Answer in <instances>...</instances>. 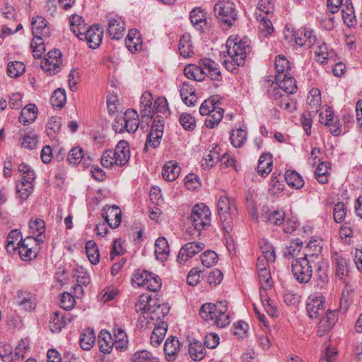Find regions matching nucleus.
<instances>
[{
    "instance_id": "1",
    "label": "nucleus",
    "mask_w": 362,
    "mask_h": 362,
    "mask_svg": "<svg viewBox=\"0 0 362 362\" xmlns=\"http://www.w3.org/2000/svg\"><path fill=\"white\" fill-rule=\"evenodd\" d=\"M226 52H223L221 61L226 69L234 71L245 63L247 55L251 52L250 42L238 36H230L226 43Z\"/></svg>"
},
{
    "instance_id": "2",
    "label": "nucleus",
    "mask_w": 362,
    "mask_h": 362,
    "mask_svg": "<svg viewBox=\"0 0 362 362\" xmlns=\"http://www.w3.org/2000/svg\"><path fill=\"white\" fill-rule=\"evenodd\" d=\"M314 247L313 253H305L303 257L294 259L291 264L292 273L296 280L300 284H306L310 281L313 269L309 257L317 255L321 252L322 247L317 245V241H310L308 245V250Z\"/></svg>"
},
{
    "instance_id": "3",
    "label": "nucleus",
    "mask_w": 362,
    "mask_h": 362,
    "mask_svg": "<svg viewBox=\"0 0 362 362\" xmlns=\"http://www.w3.org/2000/svg\"><path fill=\"white\" fill-rule=\"evenodd\" d=\"M227 302L219 301L216 304L205 303L199 310L200 317L218 327H224L230 323V315L227 312Z\"/></svg>"
},
{
    "instance_id": "4",
    "label": "nucleus",
    "mask_w": 362,
    "mask_h": 362,
    "mask_svg": "<svg viewBox=\"0 0 362 362\" xmlns=\"http://www.w3.org/2000/svg\"><path fill=\"white\" fill-rule=\"evenodd\" d=\"M218 216L225 233L229 234L233 226V221L238 216V209L233 199L221 195L217 202Z\"/></svg>"
},
{
    "instance_id": "5",
    "label": "nucleus",
    "mask_w": 362,
    "mask_h": 362,
    "mask_svg": "<svg viewBox=\"0 0 362 362\" xmlns=\"http://www.w3.org/2000/svg\"><path fill=\"white\" fill-rule=\"evenodd\" d=\"M214 16L224 28H230L238 20L235 4L229 0H218L214 6Z\"/></svg>"
},
{
    "instance_id": "6",
    "label": "nucleus",
    "mask_w": 362,
    "mask_h": 362,
    "mask_svg": "<svg viewBox=\"0 0 362 362\" xmlns=\"http://www.w3.org/2000/svg\"><path fill=\"white\" fill-rule=\"evenodd\" d=\"M211 211L204 204H195L191 211L189 220L197 232V235H200L202 230L206 229L211 225Z\"/></svg>"
},
{
    "instance_id": "7",
    "label": "nucleus",
    "mask_w": 362,
    "mask_h": 362,
    "mask_svg": "<svg viewBox=\"0 0 362 362\" xmlns=\"http://www.w3.org/2000/svg\"><path fill=\"white\" fill-rule=\"evenodd\" d=\"M18 170L21 173V181L16 185V193L22 200H25L33 192L35 173L24 163L19 165Z\"/></svg>"
},
{
    "instance_id": "8",
    "label": "nucleus",
    "mask_w": 362,
    "mask_h": 362,
    "mask_svg": "<svg viewBox=\"0 0 362 362\" xmlns=\"http://www.w3.org/2000/svg\"><path fill=\"white\" fill-rule=\"evenodd\" d=\"M153 95L148 91L144 92L140 98V117L137 114V129L139 125L144 131H148L150 122L153 116V106H152Z\"/></svg>"
},
{
    "instance_id": "9",
    "label": "nucleus",
    "mask_w": 362,
    "mask_h": 362,
    "mask_svg": "<svg viewBox=\"0 0 362 362\" xmlns=\"http://www.w3.org/2000/svg\"><path fill=\"white\" fill-rule=\"evenodd\" d=\"M38 241H42V239L30 235L25 239L21 238L17 243L16 250L23 261H30L37 257L38 248L36 245Z\"/></svg>"
},
{
    "instance_id": "10",
    "label": "nucleus",
    "mask_w": 362,
    "mask_h": 362,
    "mask_svg": "<svg viewBox=\"0 0 362 362\" xmlns=\"http://www.w3.org/2000/svg\"><path fill=\"white\" fill-rule=\"evenodd\" d=\"M136 110H127L123 116H117L112 124L115 132L122 133L126 130L129 133L136 132Z\"/></svg>"
},
{
    "instance_id": "11",
    "label": "nucleus",
    "mask_w": 362,
    "mask_h": 362,
    "mask_svg": "<svg viewBox=\"0 0 362 362\" xmlns=\"http://www.w3.org/2000/svg\"><path fill=\"white\" fill-rule=\"evenodd\" d=\"M161 284V279L158 275L146 270L139 273L137 270V287L155 292L160 288Z\"/></svg>"
},
{
    "instance_id": "12",
    "label": "nucleus",
    "mask_w": 362,
    "mask_h": 362,
    "mask_svg": "<svg viewBox=\"0 0 362 362\" xmlns=\"http://www.w3.org/2000/svg\"><path fill=\"white\" fill-rule=\"evenodd\" d=\"M107 21V32L113 40H119L124 36L125 30L124 22L117 14L110 13L105 16Z\"/></svg>"
},
{
    "instance_id": "13",
    "label": "nucleus",
    "mask_w": 362,
    "mask_h": 362,
    "mask_svg": "<svg viewBox=\"0 0 362 362\" xmlns=\"http://www.w3.org/2000/svg\"><path fill=\"white\" fill-rule=\"evenodd\" d=\"M324 299L320 294L310 295L306 303V310L310 318L317 319L325 312Z\"/></svg>"
},
{
    "instance_id": "14",
    "label": "nucleus",
    "mask_w": 362,
    "mask_h": 362,
    "mask_svg": "<svg viewBox=\"0 0 362 362\" xmlns=\"http://www.w3.org/2000/svg\"><path fill=\"white\" fill-rule=\"evenodd\" d=\"M204 247V244L201 242L187 243L180 248L177 256V260L180 264H184L189 259L203 250Z\"/></svg>"
},
{
    "instance_id": "15",
    "label": "nucleus",
    "mask_w": 362,
    "mask_h": 362,
    "mask_svg": "<svg viewBox=\"0 0 362 362\" xmlns=\"http://www.w3.org/2000/svg\"><path fill=\"white\" fill-rule=\"evenodd\" d=\"M14 303L21 309L28 312L33 310L37 305L35 295L30 291L23 290L17 291L14 297Z\"/></svg>"
},
{
    "instance_id": "16",
    "label": "nucleus",
    "mask_w": 362,
    "mask_h": 362,
    "mask_svg": "<svg viewBox=\"0 0 362 362\" xmlns=\"http://www.w3.org/2000/svg\"><path fill=\"white\" fill-rule=\"evenodd\" d=\"M102 217L110 228H116L121 223L122 212L117 205H106L102 210Z\"/></svg>"
},
{
    "instance_id": "17",
    "label": "nucleus",
    "mask_w": 362,
    "mask_h": 362,
    "mask_svg": "<svg viewBox=\"0 0 362 362\" xmlns=\"http://www.w3.org/2000/svg\"><path fill=\"white\" fill-rule=\"evenodd\" d=\"M293 37L298 45L304 46L306 48L312 47L317 42V38L313 34V31L307 28H300L295 31Z\"/></svg>"
},
{
    "instance_id": "18",
    "label": "nucleus",
    "mask_w": 362,
    "mask_h": 362,
    "mask_svg": "<svg viewBox=\"0 0 362 362\" xmlns=\"http://www.w3.org/2000/svg\"><path fill=\"white\" fill-rule=\"evenodd\" d=\"M272 98L276 101L277 105L288 112H293L296 109V102L290 99L288 94L283 93L279 89L273 90Z\"/></svg>"
},
{
    "instance_id": "19",
    "label": "nucleus",
    "mask_w": 362,
    "mask_h": 362,
    "mask_svg": "<svg viewBox=\"0 0 362 362\" xmlns=\"http://www.w3.org/2000/svg\"><path fill=\"white\" fill-rule=\"evenodd\" d=\"M86 38L88 47L91 49H96L99 47L103 40V30L98 25H93L89 28Z\"/></svg>"
},
{
    "instance_id": "20",
    "label": "nucleus",
    "mask_w": 362,
    "mask_h": 362,
    "mask_svg": "<svg viewBox=\"0 0 362 362\" xmlns=\"http://www.w3.org/2000/svg\"><path fill=\"white\" fill-rule=\"evenodd\" d=\"M275 81L278 88L274 89H279L281 93L288 95L296 92V81L291 74H287L286 76H282L281 78H276Z\"/></svg>"
},
{
    "instance_id": "21",
    "label": "nucleus",
    "mask_w": 362,
    "mask_h": 362,
    "mask_svg": "<svg viewBox=\"0 0 362 362\" xmlns=\"http://www.w3.org/2000/svg\"><path fill=\"white\" fill-rule=\"evenodd\" d=\"M338 320V314L335 310H328L325 316L320 320L317 333L323 336L325 332L330 330Z\"/></svg>"
},
{
    "instance_id": "22",
    "label": "nucleus",
    "mask_w": 362,
    "mask_h": 362,
    "mask_svg": "<svg viewBox=\"0 0 362 362\" xmlns=\"http://www.w3.org/2000/svg\"><path fill=\"white\" fill-rule=\"evenodd\" d=\"M180 351V341L175 337H168L164 344V352L168 361L175 360Z\"/></svg>"
},
{
    "instance_id": "23",
    "label": "nucleus",
    "mask_w": 362,
    "mask_h": 362,
    "mask_svg": "<svg viewBox=\"0 0 362 362\" xmlns=\"http://www.w3.org/2000/svg\"><path fill=\"white\" fill-rule=\"evenodd\" d=\"M180 93L185 105L189 107L194 105L197 101V96L192 84L188 81H184L180 87Z\"/></svg>"
},
{
    "instance_id": "24",
    "label": "nucleus",
    "mask_w": 362,
    "mask_h": 362,
    "mask_svg": "<svg viewBox=\"0 0 362 362\" xmlns=\"http://www.w3.org/2000/svg\"><path fill=\"white\" fill-rule=\"evenodd\" d=\"M70 314L60 316L59 311L52 313L49 321V327L53 333L59 332L67 322H71Z\"/></svg>"
},
{
    "instance_id": "25",
    "label": "nucleus",
    "mask_w": 362,
    "mask_h": 362,
    "mask_svg": "<svg viewBox=\"0 0 362 362\" xmlns=\"http://www.w3.org/2000/svg\"><path fill=\"white\" fill-rule=\"evenodd\" d=\"M117 165H124L130 158V148L127 141L122 140L118 142L114 151Z\"/></svg>"
},
{
    "instance_id": "26",
    "label": "nucleus",
    "mask_w": 362,
    "mask_h": 362,
    "mask_svg": "<svg viewBox=\"0 0 362 362\" xmlns=\"http://www.w3.org/2000/svg\"><path fill=\"white\" fill-rule=\"evenodd\" d=\"M219 148L213 144L207 149L202 160V165L204 168H211L219 161Z\"/></svg>"
},
{
    "instance_id": "27",
    "label": "nucleus",
    "mask_w": 362,
    "mask_h": 362,
    "mask_svg": "<svg viewBox=\"0 0 362 362\" xmlns=\"http://www.w3.org/2000/svg\"><path fill=\"white\" fill-rule=\"evenodd\" d=\"M98 343L100 351L103 354H110L114 347V341L111 334L105 329L100 332Z\"/></svg>"
},
{
    "instance_id": "28",
    "label": "nucleus",
    "mask_w": 362,
    "mask_h": 362,
    "mask_svg": "<svg viewBox=\"0 0 362 362\" xmlns=\"http://www.w3.org/2000/svg\"><path fill=\"white\" fill-rule=\"evenodd\" d=\"M308 111L310 116L317 114L321 105V95L317 89H312L307 98Z\"/></svg>"
},
{
    "instance_id": "29",
    "label": "nucleus",
    "mask_w": 362,
    "mask_h": 362,
    "mask_svg": "<svg viewBox=\"0 0 362 362\" xmlns=\"http://www.w3.org/2000/svg\"><path fill=\"white\" fill-rule=\"evenodd\" d=\"M151 336V344L153 346H159L163 341L168 329V325L165 322H160L153 326Z\"/></svg>"
},
{
    "instance_id": "30",
    "label": "nucleus",
    "mask_w": 362,
    "mask_h": 362,
    "mask_svg": "<svg viewBox=\"0 0 362 362\" xmlns=\"http://www.w3.org/2000/svg\"><path fill=\"white\" fill-rule=\"evenodd\" d=\"M170 255V247L165 238L160 237L155 243V255L158 260L165 261Z\"/></svg>"
},
{
    "instance_id": "31",
    "label": "nucleus",
    "mask_w": 362,
    "mask_h": 362,
    "mask_svg": "<svg viewBox=\"0 0 362 362\" xmlns=\"http://www.w3.org/2000/svg\"><path fill=\"white\" fill-rule=\"evenodd\" d=\"M180 173V168L177 163L170 160L165 163L162 170V175L163 178L169 182L174 181Z\"/></svg>"
},
{
    "instance_id": "32",
    "label": "nucleus",
    "mask_w": 362,
    "mask_h": 362,
    "mask_svg": "<svg viewBox=\"0 0 362 362\" xmlns=\"http://www.w3.org/2000/svg\"><path fill=\"white\" fill-rule=\"evenodd\" d=\"M184 73L187 78L195 81H202L205 78V70L202 64V66L189 65L185 68Z\"/></svg>"
},
{
    "instance_id": "33",
    "label": "nucleus",
    "mask_w": 362,
    "mask_h": 362,
    "mask_svg": "<svg viewBox=\"0 0 362 362\" xmlns=\"http://www.w3.org/2000/svg\"><path fill=\"white\" fill-rule=\"evenodd\" d=\"M272 158L270 154H262L258 161L257 173L262 177L267 176L272 170Z\"/></svg>"
},
{
    "instance_id": "34",
    "label": "nucleus",
    "mask_w": 362,
    "mask_h": 362,
    "mask_svg": "<svg viewBox=\"0 0 362 362\" xmlns=\"http://www.w3.org/2000/svg\"><path fill=\"white\" fill-rule=\"evenodd\" d=\"M190 358L194 361H200L206 356L205 347L198 340H193L189 345Z\"/></svg>"
},
{
    "instance_id": "35",
    "label": "nucleus",
    "mask_w": 362,
    "mask_h": 362,
    "mask_svg": "<svg viewBox=\"0 0 362 362\" xmlns=\"http://www.w3.org/2000/svg\"><path fill=\"white\" fill-rule=\"evenodd\" d=\"M202 65L205 70V76L208 75L211 79L219 81L221 78V71L218 65L213 60L204 59L202 60Z\"/></svg>"
},
{
    "instance_id": "36",
    "label": "nucleus",
    "mask_w": 362,
    "mask_h": 362,
    "mask_svg": "<svg viewBox=\"0 0 362 362\" xmlns=\"http://www.w3.org/2000/svg\"><path fill=\"white\" fill-rule=\"evenodd\" d=\"M154 315L155 314L150 311L142 312L137 320V328L146 329L155 326L158 320Z\"/></svg>"
},
{
    "instance_id": "37",
    "label": "nucleus",
    "mask_w": 362,
    "mask_h": 362,
    "mask_svg": "<svg viewBox=\"0 0 362 362\" xmlns=\"http://www.w3.org/2000/svg\"><path fill=\"white\" fill-rule=\"evenodd\" d=\"M275 69V79L281 78L282 76H286L287 74H290L289 62L284 56L279 55L276 58Z\"/></svg>"
},
{
    "instance_id": "38",
    "label": "nucleus",
    "mask_w": 362,
    "mask_h": 362,
    "mask_svg": "<svg viewBox=\"0 0 362 362\" xmlns=\"http://www.w3.org/2000/svg\"><path fill=\"white\" fill-rule=\"evenodd\" d=\"M336 261V274L338 278L345 284H347L346 277L349 274L348 262L346 259L341 256L337 255Z\"/></svg>"
},
{
    "instance_id": "39",
    "label": "nucleus",
    "mask_w": 362,
    "mask_h": 362,
    "mask_svg": "<svg viewBox=\"0 0 362 362\" xmlns=\"http://www.w3.org/2000/svg\"><path fill=\"white\" fill-rule=\"evenodd\" d=\"M80 346L83 350L88 351L94 345L95 341V334L90 328L86 329L80 337Z\"/></svg>"
},
{
    "instance_id": "40",
    "label": "nucleus",
    "mask_w": 362,
    "mask_h": 362,
    "mask_svg": "<svg viewBox=\"0 0 362 362\" xmlns=\"http://www.w3.org/2000/svg\"><path fill=\"white\" fill-rule=\"evenodd\" d=\"M263 219L271 224L282 225L285 221V213L282 210L269 211L262 216Z\"/></svg>"
},
{
    "instance_id": "41",
    "label": "nucleus",
    "mask_w": 362,
    "mask_h": 362,
    "mask_svg": "<svg viewBox=\"0 0 362 362\" xmlns=\"http://www.w3.org/2000/svg\"><path fill=\"white\" fill-rule=\"evenodd\" d=\"M223 109L220 107H217L209 114L205 119V124L208 128L213 129L217 126L223 117Z\"/></svg>"
},
{
    "instance_id": "42",
    "label": "nucleus",
    "mask_w": 362,
    "mask_h": 362,
    "mask_svg": "<svg viewBox=\"0 0 362 362\" xmlns=\"http://www.w3.org/2000/svg\"><path fill=\"white\" fill-rule=\"evenodd\" d=\"M260 256L265 259L267 263H272L275 261V252L272 245L267 240H262L259 242Z\"/></svg>"
},
{
    "instance_id": "43",
    "label": "nucleus",
    "mask_w": 362,
    "mask_h": 362,
    "mask_svg": "<svg viewBox=\"0 0 362 362\" xmlns=\"http://www.w3.org/2000/svg\"><path fill=\"white\" fill-rule=\"evenodd\" d=\"M259 281L260 284L259 291L265 292L267 288L272 286V281L269 270L264 266L258 271Z\"/></svg>"
},
{
    "instance_id": "44",
    "label": "nucleus",
    "mask_w": 362,
    "mask_h": 362,
    "mask_svg": "<svg viewBox=\"0 0 362 362\" xmlns=\"http://www.w3.org/2000/svg\"><path fill=\"white\" fill-rule=\"evenodd\" d=\"M86 252L90 262L96 265L100 262V254L97 244L93 240H88L86 243Z\"/></svg>"
},
{
    "instance_id": "45",
    "label": "nucleus",
    "mask_w": 362,
    "mask_h": 362,
    "mask_svg": "<svg viewBox=\"0 0 362 362\" xmlns=\"http://www.w3.org/2000/svg\"><path fill=\"white\" fill-rule=\"evenodd\" d=\"M247 139L246 129L240 127L231 131L230 141L231 144L235 148L241 147Z\"/></svg>"
},
{
    "instance_id": "46",
    "label": "nucleus",
    "mask_w": 362,
    "mask_h": 362,
    "mask_svg": "<svg viewBox=\"0 0 362 362\" xmlns=\"http://www.w3.org/2000/svg\"><path fill=\"white\" fill-rule=\"evenodd\" d=\"M220 105L219 99L218 96L213 95L205 100L201 105L199 107V112L202 115H208L210 114L215 108Z\"/></svg>"
},
{
    "instance_id": "47",
    "label": "nucleus",
    "mask_w": 362,
    "mask_h": 362,
    "mask_svg": "<svg viewBox=\"0 0 362 362\" xmlns=\"http://www.w3.org/2000/svg\"><path fill=\"white\" fill-rule=\"evenodd\" d=\"M163 134V132L162 130L151 128L147 136L144 150L147 151L148 146L153 148H157L160 143V139H162Z\"/></svg>"
},
{
    "instance_id": "48",
    "label": "nucleus",
    "mask_w": 362,
    "mask_h": 362,
    "mask_svg": "<svg viewBox=\"0 0 362 362\" xmlns=\"http://www.w3.org/2000/svg\"><path fill=\"white\" fill-rule=\"evenodd\" d=\"M74 277L77 282L74 289L80 288L82 291V286H87L90 281L89 274L82 267L75 269Z\"/></svg>"
},
{
    "instance_id": "49",
    "label": "nucleus",
    "mask_w": 362,
    "mask_h": 362,
    "mask_svg": "<svg viewBox=\"0 0 362 362\" xmlns=\"http://www.w3.org/2000/svg\"><path fill=\"white\" fill-rule=\"evenodd\" d=\"M191 37L189 34H184L180 39L178 49L183 57H188L192 54V45L190 42Z\"/></svg>"
},
{
    "instance_id": "50",
    "label": "nucleus",
    "mask_w": 362,
    "mask_h": 362,
    "mask_svg": "<svg viewBox=\"0 0 362 362\" xmlns=\"http://www.w3.org/2000/svg\"><path fill=\"white\" fill-rule=\"evenodd\" d=\"M285 180L289 186L300 189L304 185L302 177L294 170H287L285 173Z\"/></svg>"
},
{
    "instance_id": "51",
    "label": "nucleus",
    "mask_w": 362,
    "mask_h": 362,
    "mask_svg": "<svg viewBox=\"0 0 362 362\" xmlns=\"http://www.w3.org/2000/svg\"><path fill=\"white\" fill-rule=\"evenodd\" d=\"M329 163L327 162L320 163L315 170V178L320 184L328 182V177L329 175Z\"/></svg>"
},
{
    "instance_id": "52",
    "label": "nucleus",
    "mask_w": 362,
    "mask_h": 362,
    "mask_svg": "<svg viewBox=\"0 0 362 362\" xmlns=\"http://www.w3.org/2000/svg\"><path fill=\"white\" fill-rule=\"evenodd\" d=\"M262 304L267 313L272 317L277 315V308L272 300H271L265 292L259 291Z\"/></svg>"
},
{
    "instance_id": "53",
    "label": "nucleus",
    "mask_w": 362,
    "mask_h": 362,
    "mask_svg": "<svg viewBox=\"0 0 362 362\" xmlns=\"http://www.w3.org/2000/svg\"><path fill=\"white\" fill-rule=\"evenodd\" d=\"M25 70L24 64L21 62H11L8 64L7 73L11 78H17L22 75Z\"/></svg>"
},
{
    "instance_id": "54",
    "label": "nucleus",
    "mask_w": 362,
    "mask_h": 362,
    "mask_svg": "<svg viewBox=\"0 0 362 362\" xmlns=\"http://www.w3.org/2000/svg\"><path fill=\"white\" fill-rule=\"evenodd\" d=\"M341 17L344 21V23L348 27H353L355 25L356 23V16L354 14L353 6L344 5L341 8Z\"/></svg>"
},
{
    "instance_id": "55",
    "label": "nucleus",
    "mask_w": 362,
    "mask_h": 362,
    "mask_svg": "<svg viewBox=\"0 0 362 362\" xmlns=\"http://www.w3.org/2000/svg\"><path fill=\"white\" fill-rule=\"evenodd\" d=\"M189 18L194 25L202 28L206 23V13L200 8H195L191 11Z\"/></svg>"
},
{
    "instance_id": "56",
    "label": "nucleus",
    "mask_w": 362,
    "mask_h": 362,
    "mask_svg": "<svg viewBox=\"0 0 362 362\" xmlns=\"http://www.w3.org/2000/svg\"><path fill=\"white\" fill-rule=\"evenodd\" d=\"M66 101V96L64 89L58 88L52 93L50 102L54 107L62 108Z\"/></svg>"
},
{
    "instance_id": "57",
    "label": "nucleus",
    "mask_w": 362,
    "mask_h": 362,
    "mask_svg": "<svg viewBox=\"0 0 362 362\" xmlns=\"http://www.w3.org/2000/svg\"><path fill=\"white\" fill-rule=\"evenodd\" d=\"M21 236V233L18 229L11 230L7 236L6 248L8 252L13 253L16 251L17 244L16 241Z\"/></svg>"
},
{
    "instance_id": "58",
    "label": "nucleus",
    "mask_w": 362,
    "mask_h": 362,
    "mask_svg": "<svg viewBox=\"0 0 362 362\" xmlns=\"http://www.w3.org/2000/svg\"><path fill=\"white\" fill-rule=\"evenodd\" d=\"M30 47L33 55L36 59H40L45 52V47L41 36L34 37L31 42Z\"/></svg>"
},
{
    "instance_id": "59",
    "label": "nucleus",
    "mask_w": 362,
    "mask_h": 362,
    "mask_svg": "<svg viewBox=\"0 0 362 362\" xmlns=\"http://www.w3.org/2000/svg\"><path fill=\"white\" fill-rule=\"evenodd\" d=\"M314 49V52L317 57V61L321 63H324L328 58L327 47L324 42H320V40H317V42L312 46Z\"/></svg>"
},
{
    "instance_id": "60",
    "label": "nucleus",
    "mask_w": 362,
    "mask_h": 362,
    "mask_svg": "<svg viewBox=\"0 0 362 362\" xmlns=\"http://www.w3.org/2000/svg\"><path fill=\"white\" fill-rule=\"evenodd\" d=\"M47 28V21L42 16L33 18L32 21V30L34 37L41 36L43 30Z\"/></svg>"
},
{
    "instance_id": "61",
    "label": "nucleus",
    "mask_w": 362,
    "mask_h": 362,
    "mask_svg": "<svg viewBox=\"0 0 362 362\" xmlns=\"http://www.w3.org/2000/svg\"><path fill=\"white\" fill-rule=\"evenodd\" d=\"M62 63L55 62L45 59L41 63V68L47 73V75L52 76L57 74L61 71Z\"/></svg>"
},
{
    "instance_id": "62",
    "label": "nucleus",
    "mask_w": 362,
    "mask_h": 362,
    "mask_svg": "<svg viewBox=\"0 0 362 362\" xmlns=\"http://www.w3.org/2000/svg\"><path fill=\"white\" fill-rule=\"evenodd\" d=\"M202 264L206 267H211L218 260V255L212 250H207L200 256Z\"/></svg>"
},
{
    "instance_id": "63",
    "label": "nucleus",
    "mask_w": 362,
    "mask_h": 362,
    "mask_svg": "<svg viewBox=\"0 0 362 362\" xmlns=\"http://www.w3.org/2000/svg\"><path fill=\"white\" fill-rule=\"evenodd\" d=\"M83 158H84L83 151L79 146H76L71 149L67 156V161L70 164L74 165L78 164Z\"/></svg>"
},
{
    "instance_id": "64",
    "label": "nucleus",
    "mask_w": 362,
    "mask_h": 362,
    "mask_svg": "<svg viewBox=\"0 0 362 362\" xmlns=\"http://www.w3.org/2000/svg\"><path fill=\"white\" fill-rule=\"evenodd\" d=\"M137 362H160V358L147 350L137 351Z\"/></svg>"
}]
</instances>
